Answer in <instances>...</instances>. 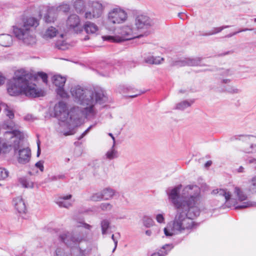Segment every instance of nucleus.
Listing matches in <instances>:
<instances>
[{"label": "nucleus", "instance_id": "obj_26", "mask_svg": "<svg viewBox=\"0 0 256 256\" xmlns=\"http://www.w3.org/2000/svg\"><path fill=\"white\" fill-rule=\"evenodd\" d=\"M58 30L53 26L48 28L46 32L42 34V37L44 38H51L54 37Z\"/></svg>", "mask_w": 256, "mask_h": 256}, {"label": "nucleus", "instance_id": "obj_18", "mask_svg": "<svg viewBox=\"0 0 256 256\" xmlns=\"http://www.w3.org/2000/svg\"><path fill=\"white\" fill-rule=\"evenodd\" d=\"M13 204L16 210L19 213H24L26 210V207L22 198L20 196H18L13 200Z\"/></svg>", "mask_w": 256, "mask_h": 256}, {"label": "nucleus", "instance_id": "obj_15", "mask_svg": "<svg viewBox=\"0 0 256 256\" xmlns=\"http://www.w3.org/2000/svg\"><path fill=\"white\" fill-rule=\"evenodd\" d=\"M66 26L69 29L73 30L76 33L80 32L82 30L79 17L75 14H72L68 18Z\"/></svg>", "mask_w": 256, "mask_h": 256}, {"label": "nucleus", "instance_id": "obj_48", "mask_svg": "<svg viewBox=\"0 0 256 256\" xmlns=\"http://www.w3.org/2000/svg\"><path fill=\"white\" fill-rule=\"evenodd\" d=\"M77 227L78 228L82 227V228H86V230H90L92 228V226H90V224H88L85 222H80V224L78 225L77 226Z\"/></svg>", "mask_w": 256, "mask_h": 256}, {"label": "nucleus", "instance_id": "obj_33", "mask_svg": "<svg viewBox=\"0 0 256 256\" xmlns=\"http://www.w3.org/2000/svg\"><path fill=\"white\" fill-rule=\"evenodd\" d=\"M74 7L78 12H81L84 8V3L81 0H76L74 4Z\"/></svg>", "mask_w": 256, "mask_h": 256}, {"label": "nucleus", "instance_id": "obj_13", "mask_svg": "<svg viewBox=\"0 0 256 256\" xmlns=\"http://www.w3.org/2000/svg\"><path fill=\"white\" fill-rule=\"evenodd\" d=\"M152 21L150 18L144 14L138 15L136 16L135 20V26L136 30L140 34H143L141 32L142 30L147 28L151 26Z\"/></svg>", "mask_w": 256, "mask_h": 256}, {"label": "nucleus", "instance_id": "obj_52", "mask_svg": "<svg viewBox=\"0 0 256 256\" xmlns=\"http://www.w3.org/2000/svg\"><path fill=\"white\" fill-rule=\"evenodd\" d=\"M112 240L114 241V249L112 250V252H114L115 251V250L117 247L118 242V240L115 238L114 234H112Z\"/></svg>", "mask_w": 256, "mask_h": 256}, {"label": "nucleus", "instance_id": "obj_44", "mask_svg": "<svg viewBox=\"0 0 256 256\" xmlns=\"http://www.w3.org/2000/svg\"><path fill=\"white\" fill-rule=\"evenodd\" d=\"M250 189L253 192H256V176L252 178L251 180Z\"/></svg>", "mask_w": 256, "mask_h": 256}, {"label": "nucleus", "instance_id": "obj_56", "mask_svg": "<svg viewBox=\"0 0 256 256\" xmlns=\"http://www.w3.org/2000/svg\"><path fill=\"white\" fill-rule=\"evenodd\" d=\"M144 92H140V91H138V92L136 94H134V95H131V96H130V98H135L140 94H142Z\"/></svg>", "mask_w": 256, "mask_h": 256}, {"label": "nucleus", "instance_id": "obj_55", "mask_svg": "<svg viewBox=\"0 0 256 256\" xmlns=\"http://www.w3.org/2000/svg\"><path fill=\"white\" fill-rule=\"evenodd\" d=\"M4 77L0 74V86L4 84Z\"/></svg>", "mask_w": 256, "mask_h": 256}, {"label": "nucleus", "instance_id": "obj_14", "mask_svg": "<svg viewBox=\"0 0 256 256\" xmlns=\"http://www.w3.org/2000/svg\"><path fill=\"white\" fill-rule=\"evenodd\" d=\"M202 59L196 58H182L179 60L172 62V65L176 66H197L200 65Z\"/></svg>", "mask_w": 256, "mask_h": 256}, {"label": "nucleus", "instance_id": "obj_45", "mask_svg": "<svg viewBox=\"0 0 256 256\" xmlns=\"http://www.w3.org/2000/svg\"><path fill=\"white\" fill-rule=\"evenodd\" d=\"M156 219L158 223L164 224L165 222V219L163 214H156Z\"/></svg>", "mask_w": 256, "mask_h": 256}, {"label": "nucleus", "instance_id": "obj_11", "mask_svg": "<svg viewBox=\"0 0 256 256\" xmlns=\"http://www.w3.org/2000/svg\"><path fill=\"white\" fill-rule=\"evenodd\" d=\"M239 140L244 142V152L247 153L256 152V136L253 135H240Z\"/></svg>", "mask_w": 256, "mask_h": 256}, {"label": "nucleus", "instance_id": "obj_29", "mask_svg": "<svg viewBox=\"0 0 256 256\" xmlns=\"http://www.w3.org/2000/svg\"><path fill=\"white\" fill-rule=\"evenodd\" d=\"M234 193L236 195L240 201L244 200L247 198L246 195L238 187L234 188Z\"/></svg>", "mask_w": 256, "mask_h": 256}, {"label": "nucleus", "instance_id": "obj_58", "mask_svg": "<svg viewBox=\"0 0 256 256\" xmlns=\"http://www.w3.org/2000/svg\"><path fill=\"white\" fill-rule=\"evenodd\" d=\"M244 168L242 166H240L239 167V168L238 170V172H244Z\"/></svg>", "mask_w": 256, "mask_h": 256}, {"label": "nucleus", "instance_id": "obj_30", "mask_svg": "<svg viewBox=\"0 0 256 256\" xmlns=\"http://www.w3.org/2000/svg\"><path fill=\"white\" fill-rule=\"evenodd\" d=\"M54 9L51 8L48 10V13L44 17V20L46 22H51L54 20V16L53 14Z\"/></svg>", "mask_w": 256, "mask_h": 256}, {"label": "nucleus", "instance_id": "obj_8", "mask_svg": "<svg viewBox=\"0 0 256 256\" xmlns=\"http://www.w3.org/2000/svg\"><path fill=\"white\" fill-rule=\"evenodd\" d=\"M3 128L4 129L8 130V131L5 132L4 136L6 138H8V136L10 138H12L16 137L19 139L23 138V134L20 130V127L16 124L12 120H6L3 124Z\"/></svg>", "mask_w": 256, "mask_h": 256}, {"label": "nucleus", "instance_id": "obj_42", "mask_svg": "<svg viewBox=\"0 0 256 256\" xmlns=\"http://www.w3.org/2000/svg\"><path fill=\"white\" fill-rule=\"evenodd\" d=\"M164 58L160 56H154L153 59L152 64H159L163 62Z\"/></svg>", "mask_w": 256, "mask_h": 256}, {"label": "nucleus", "instance_id": "obj_3", "mask_svg": "<svg viewBox=\"0 0 256 256\" xmlns=\"http://www.w3.org/2000/svg\"><path fill=\"white\" fill-rule=\"evenodd\" d=\"M182 185L176 186L167 190L168 199L173 204L176 210L180 208H195V214L198 211L196 204L198 198L200 190L198 186L189 185L184 189V194L180 197V192ZM190 210L192 209H190Z\"/></svg>", "mask_w": 256, "mask_h": 256}, {"label": "nucleus", "instance_id": "obj_5", "mask_svg": "<svg viewBox=\"0 0 256 256\" xmlns=\"http://www.w3.org/2000/svg\"><path fill=\"white\" fill-rule=\"evenodd\" d=\"M39 24L38 20L34 18H27L20 26H14L13 32L16 36L22 40L24 44L32 46L36 43V38L31 28Z\"/></svg>", "mask_w": 256, "mask_h": 256}, {"label": "nucleus", "instance_id": "obj_54", "mask_svg": "<svg viewBox=\"0 0 256 256\" xmlns=\"http://www.w3.org/2000/svg\"><path fill=\"white\" fill-rule=\"evenodd\" d=\"M37 145H38V152H37V156H39L40 154V141L39 140H37Z\"/></svg>", "mask_w": 256, "mask_h": 256}, {"label": "nucleus", "instance_id": "obj_49", "mask_svg": "<svg viewBox=\"0 0 256 256\" xmlns=\"http://www.w3.org/2000/svg\"><path fill=\"white\" fill-rule=\"evenodd\" d=\"M36 166L38 168L41 172H43L44 170V162L42 161H38L35 164Z\"/></svg>", "mask_w": 256, "mask_h": 256}, {"label": "nucleus", "instance_id": "obj_63", "mask_svg": "<svg viewBox=\"0 0 256 256\" xmlns=\"http://www.w3.org/2000/svg\"><path fill=\"white\" fill-rule=\"evenodd\" d=\"M112 141H113V144H112V147L114 148V146H115V144H116L115 138H114V136H112Z\"/></svg>", "mask_w": 256, "mask_h": 256}, {"label": "nucleus", "instance_id": "obj_38", "mask_svg": "<svg viewBox=\"0 0 256 256\" xmlns=\"http://www.w3.org/2000/svg\"><path fill=\"white\" fill-rule=\"evenodd\" d=\"M100 208L103 211H110L112 208V205L110 203H102L100 205Z\"/></svg>", "mask_w": 256, "mask_h": 256}, {"label": "nucleus", "instance_id": "obj_51", "mask_svg": "<svg viewBox=\"0 0 256 256\" xmlns=\"http://www.w3.org/2000/svg\"><path fill=\"white\" fill-rule=\"evenodd\" d=\"M93 15L94 14H92V11H88L85 13L84 16L86 18L92 19L95 18L94 16H93Z\"/></svg>", "mask_w": 256, "mask_h": 256}, {"label": "nucleus", "instance_id": "obj_9", "mask_svg": "<svg viewBox=\"0 0 256 256\" xmlns=\"http://www.w3.org/2000/svg\"><path fill=\"white\" fill-rule=\"evenodd\" d=\"M212 194L216 196L218 198H222V201L224 202L222 206L224 208H231L232 206L236 205L234 200L231 198V194L226 189L217 188L214 190L212 192Z\"/></svg>", "mask_w": 256, "mask_h": 256}, {"label": "nucleus", "instance_id": "obj_57", "mask_svg": "<svg viewBox=\"0 0 256 256\" xmlns=\"http://www.w3.org/2000/svg\"><path fill=\"white\" fill-rule=\"evenodd\" d=\"M212 164V162L211 160H208V161L206 164H205V167L206 168H208L209 166H210Z\"/></svg>", "mask_w": 256, "mask_h": 256}, {"label": "nucleus", "instance_id": "obj_53", "mask_svg": "<svg viewBox=\"0 0 256 256\" xmlns=\"http://www.w3.org/2000/svg\"><path fill=\"white\" fill-rule=\"evenodd\" d=\"M0 106L2 108V110H3L4 112L6 111L9 108L6 104L2 102H0Z\"/></svg>", "mask_w": 256, "mask_h": 256}, {"label": "nucleus", "instance_id": "obj_35", "mask_svg": "<svg viewBox=\"0 0 256 256\" xmlns=\"http://www.w3.org/2000/svg\"><path fill=\"white\" fill-rule=\"evenodd\" d=\"M19 181L20 184L24 188H28L33 187L32 183V182L28 181L24 178H20Z\"/></svg>", "mask_w": 256, "mask_h": 256}, {"label": "nucleus", "instance_id": "obj_61", "mask_svg": "<svg viewBox=\"0 0 256 256\" xmlns=\"http://www.w3.org/2000/svg\"><path fill=\"white\" fill-rule=\"evenodd\" d=\"M230 79H224L222 80V82L227 84V83H229L230 82Z\"/></svg>", "mask_w": 256, "mask_h": 256}, {"label": "nucleus", "instance_id": "obj_17", "mask_svg": "<svg viewBox=\"0 0 256 256\" xmlns=\"http://www.w3.org/2000/svg\"><path fill=\"white\" fill-rule=\"evenodd\" d=\"M31 156L30 150L28 148L20 149L18 150V162L20 164H25L28 162Z\"/></svg>", "mask_w": 256, "mask_h": 256}, {"label": "nucleus", "instance_id": "obj_43", "mask_svg": "<svg viewBox=\"0 0 256 256\" xmlns=\"http://www.w3.org/2000/svg\"><path fill=\"white\" fill-rule=\"evenodd\" d=\"M252 204L250 202H244L242 204L236 206L235 209L244 208L250 207Z\"/></svg>", "mask_w": 256, "mask_h": 256}, {"label": "nucleus", "instance_id": "obj_2", "mask_svg": "<svg viewBox=\"0 0 256 256\" xmlns=\"http://www.w3.org/2000/svg\"><path fill=\"white\" fill-rule=\"evenodd\" d=\"M70 93L74 102L84 106L81 112L86 118L94 116L96 114V104L106 99L102 89L93 90L78 86L71 88Z\"/></svg>", "mask_w": 256, "mask_h": 256}, {"label": "nucleus", "instance_id": "obj_62", "mask_svg": "<svg viewBox=\"0 0 256 256\" xmlns=\"http://www.w3.org/2000/svg\"><path fill=\"white\" fill-rule=\"evenodd\" d=\"M146 234L148 236H150L152 234V232L150 230H146Z\"/></svg>", "mask_w": 256, "mask_h": 256}, {"label": "nucleus", "instance_id": "obj_37", "mask_svg": "<svg viewBox=\"0 0 256 256\" xmlns=\"http://www.w3.org/2000/svg\"><path fill=\"white\" fill-rule=\"evenodd\" d=\"M71 254L72 256H84L82 250L77 247L72 249Z\"/></svg>", "mask_w": 256, "mask_h": 256}, {"label": "nucleus", "instance_id": "obj_47", "mask_svg": "<svg viewBox=\"0 0 256 256\" xmlns=\"http://www.w3.org/2000/svg\"><path fill=\"white\" fill-rule=\"evenodd\" d=\"M96 126V124H92L78 138V140H81L82 138H83L88 132L94 126Z\"/></svg>", "mask_w": 256, "mask_h": 256}, {"label": "nucleus", "instance_id": "obj_24", "mask_svg": "<svg viewBox=\"0 0 256 256\" xmlns=\"http://www.w3.org/2000/svg\"><path fill=\"white\" fill-rule=\"evenodd\" d=\"M103 200H109L112 199L114 195L116 192L110 188H104L102 191Z\"/></svg>", "mask_w": 256, "mask_h": 256}, {"label": "nucleus", "instance_id": "obj_60", "mask_svg": "<svg viewBox=\"0 0 256 256\" xmlns=\"http://www.w3.org/2000/svg\"><path fill=\"white\" fill-rule=\"evenodd\" d=\"M248 162L251 163H256V158H251L248 160Z\"/></svg>", "mask_w": 256, "mask_h": 256}, {"label": "nucleus", "instance_id": "obj_20", "mask_svg": "<svg viewBox=\"0 0 256 256\" xmlns=\"http://www.w3.org/2000/svg\"><path fill=\"white\" fill-rule=\"evenodd\" d=\"M92 12L94 14L93 16L95 18H99L102 14V6L99 2H94L92 4Z\"/></svg>", "mask_w": 256, "mask_h": 256}, {"label": "nucleus", "instance_id": "obj_19", "mask_svg": "<svg viewBox=\"0 0 256 256\" xmlns=\"http://www.w3.org/2000/svg\"><path fill=\"white\" fill-rule=\"evenodd\" d=\"M13 42L12 37L11 35L8 34H0V45L2 46H10Z\"/></svg>", "mask_w": 256, "mask_h": 256}, {"label": "nucleus", "instance_id": "obj_50", "mask_svg": "<svg viewBox=\"0 0 256 256\" xmlns=\"http://www.w3.org/2000/svg\"><path fill=\"white\" fill-rule=\"evenodd\" d=\"M153 59H154V56H146L144 58V60L146 63L152 64Z\"/></svg>", "mask_w": 256, "mask_h": 256}, {"label": "nucleus", "instance_id": "obj_28", "mask_svg": "<svg viewBox=\"0 0 256 256\" xmlns=\"http://www.w3.org/2000/svg\"><path fill=\"white\" fill-rule=\"evenodd\" d=\"M193 103V101L188 102V100H184L176 104L175 109L178 110H184L186 108L190 106Z\"/></svg>", "mask_w": 256, "mask_h": 256}, {"label": "nucleus", "instance_id": "obj_59", "mask_svg": "<svg viewBox=\"0 0 256 256\" xmlns=\"http://www.w3.org/2000/svg\"><path fill=\"white\" fill-rule=\"evenodd\" d=\"M232 52H231V51H228V52H225L224 54H220L219 56H225V55H226V54H232Z\"/></svg>", "mask_w": 256, "mask_h": 256}, {"label": "nucleus", "instance_id": "obj_27", "mask_svg": "<svg viewBox=\"0 0 256 256\" xmlns=\"http://www.w3.org/2000/svg\"><path fill=\"white\" fill-rule=\"evenodd\" d=\"M110 222L109 220L104 219L100 222L102 234L105 235L108 234V230L110 228Z\"/></svg>", "mask_w": 256, "mask_h": 256}, {"label": "nucleus", "instance_id": "obj_64", "mask_svg": "<svg viewBox=\"0 0 256 256\" xmlns=\"http://www.w3.org/2000/svg\"><path fill=\"white\" fill-rule=\"evenodd\" d=\"M112 141H113V144H112V147L114 148V146H115V144H116L115 138H114V136H112Z\"/></svg>", "mask_w": 256, "mask_h": 256}, {"label": "nucleus", "instance_id": "obj_25", "mask_svg": "<svg viewBox=\"0 0 256 256\" xmlns=\"http://www.w3.org/2000/svg\"><path fill=\"white\" fill-rule=\"evenodd\" d=\"M230 26H224L218 28H214L211 30L207 32H201L200 35L202 36H210L222 32L223 30L229 28Z\"/></svg>", "mask_w": 256, "mask_h": 256}, {"label": "nucleus", "instance_id": "obj_46", "mask_svg": "<svg viewBox=\"0 0 256 256\" xmlns=\"http://www.w3.org/2000/svg\"><path fill=\"white\" fill-rule=\"evenodd\" d=\"M4 112L6 114V116L8 117L10 119H12L14 116V112L10 108H8Z\"/></svg>", "mask_w": 256, "mask_h": 256}, {"label": "nucleus", "instance_id": "obj_39", "mask_svg": "<svg viewBox=\"0 0 256 256\" xmlns=\"http://www.w3.org/2000/svg\"><path fill=\"white\" fill-rule=\"evenodd\" d=\"M224 91L230 94H238L240 92L239 89L232 86L226 87Z\"/></svg>", "mask_w": 256, "mask_h": 256}, {"label": "nucleus", "instance_id": "obj_36", "mask_svg": "<svg viewBox=\"0 0 256 256\" xmlns=\"http://www.w3.org/2000/svg\"><path fill=\"white\" fill-rule=\"evenodd\" d=\"M8 171L4 168H0V180H4L8 176Z\"/></svg>", "mask_w": 256, "mask_h": 256}, {"label": "nucleus", "instance_id": "obj_34", "mask_svg": "<svg viewBox=\"0 0 256 256\" xmlns=\"http://www.w3.org/2000/svg\"><path fill=\"white\" fill-rule=\"evenodd\" d=\"M153 220L148 216H144L143 218V224L146 228L152 226L154 224Z\"/></svg>", "mask_w": 256, "mask_h": 256}, {"label": "nucleus", "instance_id": "obj_41", "mask_svg": "<svg viewBox=\"0 0 256 256\" xmlns=\"http://www.w3.org/2000/svg\"><path fill=\"white\" fill-rule=\"evenodd\" d=\"M253 28H244L242 29H240L238 32H234L233 33L230 34L226 36V38H230L236 34L238 33L243 32H246V31H251L252 30Z\"/></svg>", "mask_w": 256, "mask_h": 256}, {"label": "nucleus", "instance_id": "obj_7", "mask_svg": "<svg viewBox=\"0 0 256 256\" xmlns=\"http://www.w3.org/2000/svg\"><path fill=\"white\" fill-rule=\"evenodd\" d=\"M86 238L83 234L64 232L59 236V240L68 246L74 247Z\"/></svg>", "mask_w": 256, "mask_h": 256}, {"label": "nucleus", "instance_id": "obj_1", "mask_svg": "<svg viewBox=\"0 0 256 256\" xmlns=\"http://www.w3.org/2000/svg\"><path fill=\"white\" fill-rule=\"evenodd\" d=\"M40 78L43 82H48V75L43 72L32 74L24 69H20L15 72L12 78L7 82V91L11 96H18L24 94L27 96L36 98L42 96L43 92L38 89L36 85L33 83Z\"/></svg>", "mask_w": 256, "mask_h": 256}, {"label": "nucleus", "instance_id": "obj_6", "mask_svg": "<svg viewBox=\"0 0 256 256\" xmlns=\"http://www.w3.org/2000/svg\"><path fill=\"white\" fill-rule=\"evenodd\" d=\"M120 34H122V36L120 37L104 36H102V38L104 40L118 42L135 38H139L144 36H146L149 34V32L148 31H146L144 32V34H140L136 27L125 26L122 28Z\"/></svg>", "mask_w": 256, "mask_h": 256}, {"label": "nucleus", "instance_id": "obj_21", "mask_svg": "<svg viewBox=\"0 0 256 256\" xmlns=\"http://www.w3.org/2000/svg\"><path fill=\"white\" fill-rule=\"evenodd\" d=\"M71 197V194H68L66 196H60L57 200L56 204L60 207L68 208L71 206V204L66 200L70 198Z\"/></svg>", "mask_w": 256, "mask_h": 256}, {"label": "nucleus", "instance_id": "obj_40", "mask_svg": "<svg viewBox=\"0 0 256 256\" xmlns=\"http://www.w3.org/2000/svg\"><path fill=\"white\" fill-rule=\"evenodd\" d=\"M91 199L93 201L98 202L100 201L101 200H103V197L102 196V192H97L94 194L92 197Z\"/></svg>", "mask_w": 256, "mask_h": 256}, {"label": "nucleus", "instance_id": "obj_31", "mask_svg": "<svg viewBox=\"0 0 256 256\" xmlns=\"http://www.w3.org/2000/svg\"><path fill=\"white\" fill-rule=\"evenodd\" d=\"M106 157L109 160H112L118 157V152L114 148L112 147L111 149L106 153Z\"/></svg>", "mask_w": 256, "mask_h": 256}, {"label": "nucleus", "instance_id": "obj_16", "mask_svg": "<svg viewBox=\"0 0 256 256\" xmlns=\"http://www.w3.org/2000/svg\"><path fill=\"white\" fill-rule=\"evenodd\" d=\"M54 114L56 117L58 118H66L68 115L66 104L60 102L54 107Z\"/></svg>", "mask_w": 256, "mask_h": 256}, {"label": "nucleus", "instance_id": "obj_22", "mask_svg": "<svg viewBox=\"0 0 256 256\" xmlns=\"http://www.w3.org/2000/svg\"><path fill=\"white\" fill-rule=\"evenodd\" d=\"M84 29L87 34H95L98 30V26L90 22H87L84 25Z\"/></svg>", "mask_w": 256, "mask_h": 256}, {"label": "nucleus", "instance_id": "obj_32", "mask_svg": "<svg viewBox=\"0 0 256 256\" xmlns=\"http://www.w3.org/2000/svg\"><path fill=\"white\" fill-rule=\"evenodd\" d=\"M54 256H69V254L64 248L58 247L55 250Z\"/></svg>", "mask_w": 256, "mask_h": 256}, {"label": "nucleus", "instance_id": "obj_23", "mask_svg": "<svg viewBox=\"0 0 256 256\" xmlns=\"http://www.w3.org/2000/svg\"><path fill=\"white\" fill-rule=\"evenodd\" d=\"M172 248L173 246L172 244H166L162 247L158 252L154 253L151 256H166Z\"/></svg>", "mask_w": 256, "mask_h": 256}, {"label": "nucleus", "instance_id": "obj_4", "mask_svg": "<svg viewBox=\"0 0 256 256\" xmlns=\"http://www.w3.org/2000/svg\"><path fill=\"white\" fill-rule=\"evenodd\" d=\"M180 208L176 210V213L172 221L170 228L168 226L164 230L166 236H170L174 234L190 233L196 224L193 220V218L199 216L200 210L196 206L198 214H195V208Z\"/></svg>", "mask_w": 256, "mask_h": 256}, {"label": "nucleus", "instance_id": "obj_12", "mask_svg": "<svg viewBox=\"0 0 256 256\" xmlns=\"http://www.w3.org/2000/svg\"><path fill=\"white\" fill-rule=\"evenodd\" d=\"M53 84L57 87L56 92L58 95L63 98L68 97V94L64 90V86L66 82V78L60 75H54L52 78Z\"/></svg>", "mask_w": 256, "mask_h": 256}, {"label": "nucleus", "instance_id": "obj_10", "mask_svg": "<svg viewBox=\"0 0 256 256\" xmlns=\"http://www.w3.org/2000/svg\"><path fill=\"white\" fill-rule=\"evenodd\" d=\"M127 18L124 10L120 8H114L108 14V19L112 24H120L124 22Z\"/></svg>", "mask_w": 256, "mask_h": 256}]
</instances>
